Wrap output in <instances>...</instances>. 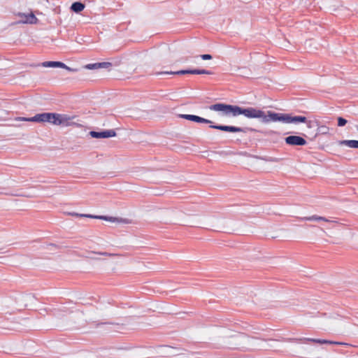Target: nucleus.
Instances as JSON below:
<instances>
[{
	"mask_svg": "<svg viewBox=\"0 0 358 358\" xmlns=\"http://www.w3.org/2000/svg\"><path fill=\"white\" fill-rule=\"evenodd\" d=\"M199 57L203 60H210V59H212V58H213V56L211 55H210V54L201 55H199ZM196 57H199V56H196Z\"/></svg>",
	"mask_w": 358,
	"mask_h": 358,
	"instance_id": "nucleus-25",
	"label": "nucleus"
},
{
	"mask_svg": "<svg viewBox=\"0 0 358 358\" xmlns=\"http://www.w3.org/2000/svg\"><path fill=\"white\" fill-rule=\"evenodd\" d=\"M240 337L245 338V336H242V335H241V336H238V337L233 336L231 338H232L234 341H237Z\"/></svg>",
	"mask_w": 358,
	"mask_h": 358,
	"instance_id": "nucleus-29",
	"label": "nucleus"
},
{
	"mask_svg": "<svg viewBox=\"0 0 358 358\" xmlns=\"http://www.w3.org/2000/svg\"><path fill=\"white\" fill-rule=\"evenodd\" d=\"M337 120L338 127H344L348 122L347 120L343 117H338Z\"/></svg>",
	"mask_w": 358,
	"mask_h": 358,
	"instance_id": "nucleus-23",
	"label": "nucleus"
},
{
	"mask_svg": "<svg viewBox=\"0 0 358 358\" xmlns=\"http://www.w3.org/2000/svg\"><path fill=\"white\" fill-rule=\"evenodd\" d=\"M301 220H306V221H324V222H331L327 218H326L324 217L319 216L317 215H314L309 216V217H304L301 218Z\"/></svg>",
	"mask_w": 358,
	"mask_h": 358,
	"instance_id": "nucleus-18",
	"label": "nucleus"
},
{
	"mask_svg": "<svg viewBox=\"0 0 358 358\" xmlns=\"http://www.w3.org/2000/svg\"><path fill=\"white\" fill-rule=\"evenodd\" d=\"M306 122V117L305 116H292L291 114L288 115L287 123H304Z\"/></svg>",
	"mask_w": 358,
	"mask_h": 358,
	"instance_id": "nucleus-17",
	"label": "nucleus"
},
{
	"mask_svg": "<svg viewBox=\"0 0 358 358\" xmlns=\"http://www.w3.org/2000/svg\"><path fill=\"white\" fill-rule=\"evenodd\" d=\"M90 136L94 138H108L116 136V132L114 129L101 130L99 131H91L89 133Z\"/></svg>",
	"mask_w": 358,
	"mask_h": 358,
	"instance_id": "nucleus-6",
	"label": "nucleus"
},
{
	"mask_svg": "<svg viewBox=\"0 0 358 358\" xmlns=\"http://www.w3.org/2000/svg\"><path fill=\"white\" fill-rule=\"evenodd\" d=\"M210 110L222 112L225 115H231L234 117L241 115L248 118H261L262 122L268 123L273 122H288L289 113H280L273 111H268L266 115L264 111L255 108H242L236 105L227 104L224 103H217L209 106Z\"/></svg>",
	"mask_w": 358,
	"mask_h": 358,
	"instance_id": "nucleus-1",
	"label": "nucleus"
},
{
	"mask_svg": "<svg viewBox=\"0 0 358 358\" xmlns=\"http://www.w3.org/2000/svg\"><path fill=\"white\" fill-rule=\"evenodd\" d=\"M61 116H62V119L63 120V123H60V125L66 127L71 125H76L77 127L82 126L80 124H76V122H73V120L76 117V116H70L66 114H61Z\"/></svg>",
	"mask_w": 358,
	"mask_h": 358,
	"instance_id": "nucleus-13",
	"label": "nucleus"
},
{
	"mask_svg": "<svg viewBox=\"0 0 358 358\" xmlns=\"http://www.w3.org/2000/svg\"><path fill=\"white\" fill-rule=\"evenodd\" d=\"M239 76L244 77V78H249L250 75L251 74L250 71L246 68V67H242L239 68Z\"/></svg>",
	"mask_w": 358,
	"mask_h": 358,
	"instance_id": "nucleus-19",
	"label": "nucleus"
},
{
	"mask_svg": "<svg viewBox=\"0 0 358 358\" xmlns=\"http://www.w3.org/2000/svg\"><path fill=\"white\" fill-rule=\"evenodd\" d=\"M36 66H42L46 68H62L65 69L69 71H76L77 70L75 69H71L67 66L64 63L58 61H47L43 62L41 64H37Z\"/></svg>",
	"mask_w": 358,
	"mask_h": 358,
	"instance_id": "nucleus-9",
	"label": "nucleus"
},
{
	"mask_svg": "<svg viewBox=\"0 0 358 358\" xmlns=\"http://www.w3.org/2000/svg\"><path fill=\"white\" fill-rule=\"evenodd\" d=\"M177 348L171 347L170 345H160L157 348V353L161 357H173L178 355L177 352Z\"/></svg>",
	"mask_w": 358,
	"mask_h": 358,
	"instance_id": "nucleus-8",
	"label": "nucleus"
},
{
	"mask_svg": "<svg viewBox=\"0 0 358 358\" xmlns=\"http://www.w3.org/2000/svg\"><path fill=\"white\" fill-rule=\"evenodd\" d=\"M17 16L22 19L19 21L20 23L36 24L38 23V20L33 13L25 14L23 13H18Z\"/></svg>",
	"mask_w": 358,
	"mask_h": 358,
	"instance_id": "nucleus-10",
	"label": "nucleus"
},
{
	"mask_svg": "<svg viewBox=\"0 0 358 358\" xmlns=\"http://www.w3.org/2000/svg\"><path fill=\"white\" fill-rule=\"evenodd\" d=\"M300 341L302 342H312L314 343H319V344H331V345H346V343H341V342H337V341H332L325 339H318V338H303L299 339Z\"/></svg>",
	"mask_w": 358,
	"mask_h": 358,
	"instance_id": "nucleus-11",
	"label": "nucleus"
},
{
	"mask_svg": "<svg viewBox=\"0 0 358 358\" xmlns=\"http://www.w3.org/2000/svg\"><path fill=\"white\" fill-rule=\"evenodd\" d=\"M157 76L159 75H185V74H195V75H212L213 72L206 69H182L177 71H159L155 73Z\"/></svg>",
	"mask_w": 358,
	"mask_h": 358,
	"instance_id": "nucleus-4",
	"label": "nucleus"
},
{
	"mask_svg": "<svg viewBox=\"0 0 358 358\" xmlns=\"http://www.w3.org/2000/svg\"><path fill=\"white\" fill-rule=\"evenodd\" d=\"M94 219H99V220H103L106 221H109L112 222H122L128 224L129 223V220L127 219H122V218H118L115 217H110V216H106V215H95L94 217Z\"/></svg>",
	"mask_w": 358,
	"mask_h": 358,
	"instance_id": "nucleus-12",
	"label": "nucleus"
},
{
	"mask_svg": "<svg viewBox=\"0 0 358 358\" xmlns=\"http://www.w3.org/2000/svg\"><path fill=\"white\" fill-rule=\"evenodd\" d=\"M98 66H100V68L108 69L112 66V63L108 62H99Z\"/></svg>",
	"mask_w": 358,
	"mask_h": 358,
	"instance_id": "nucleus-24",
	"label": "nucleus"
},
{
	"mask_svg": "<svg viewBox=\"0 0 358 358\" xmlns=\"http://www.w3.org/2000/svg\"><path fill=\"white\" fill-rule=\"evenodd\" d=\"M285 142L290 146H303L307 144V141L303 137L296 135H290L285 137Z\"/></svg>",
	"mask_w": 358,
	"mask_h": 358,
	"instance_id": "nucleus-5",
	"label": "nucleus"
},
{
	"mask_svg": "<svg viewBox=\"0 0 358 358\" xmlns=\"http://www.w3.org/2000/svg\"><path fill=\"white\" fill-rule=\"evenodd\" d=\"M78 217H89V218H93L94 219V217H95V215H91V214H79L78 213Z\"/></svg>",
	"mask_w": 358,
	"mask_h": 358,
	"instance_id": "nucleus-26",
	"label": "nucleus"
},
{
	"mask_svg": "<svg viewBox=\"0 0 358 358\" xmlns=\"http://www.w3.org/2000/svg\"><path fill=\"white\" fill-rule=\"evenodd\" d=\"M31 117H20V120L22 121H27V122H32L30 120Z\"/></svg>",
	"mask_w": 358,
	"mask_h": 358,
	"instance_id": "nucleus-27",
	"label": "nucleus"
},
{
	"mask_svg": "<svg viewBox=\"0 0 358 358\" xmlns=\"http://www.w3.org/2000/svg\"><path fill=\"white\" fill-rule=\"evenodd\" d=\"M238 345H239L238 344L236 343L234 346H230L229 348H233V349H238L240 348Z\"/></svg>",
	"mask_w": 358,
	"mask_h": 358,
	"instance_id": "nucleus-31",
	"label": "nucleus"
},
{
	"mask_svg": "<svg viewBox=\"0 0 358 358\" xmlns=\"http://www.w3.org/2000/svg\"><path fill=\"white\" fill-rule=\"evenodd\" d=\"M339 145H346L352 148H358L357 140H342L338 142Z\"/></svg>",
	"mask_w": 358,
	"mask_h": 358,
	"instance_id": "nucleus-15",
	"label": "nucleus"
},
{
	"mask_svg": "<svg viewBox=\"0 0 358 358\" xmlns=\"http://www.w3.org/2000/svg\"><path fill=\"white\" fill-rule=\"evenodd\" d=\"M317 132L315 133L314 134H310V135L311 136L309 138L313 141L314 139H315V138L320 135V134H327L329 133V127H326V126H319L317 127Z\"/></svg>",
	"mask_w": 358,
	"mask_h": 358,
	"instance_id": "nucleus-14",
	"label": "nucleus"
},
{
	"mask_svg": "<svg viewBox=\"0 0 358 358\" xmlns=\"http://www.w3.org/2000/svg\"><path fill=\"white\" fill-rule=\"evenodd\" d=\"M179 117L180 118L189 120L192 122H197V123H204V124H211L210 125V127L212 129L220 130L225 132H244L246 133L248 131H256V132H261L265 135H268L271 134L275 133L273 131H262L259 130H257L253 128L250 127H238L236 126H229V125H221V124H213V122L210 120L199 117L198 115H189V114H180L179 115Z\"/></svg>",
	"mask_w": 358,
	"mask_h": 358,
	"instance_id": "nucleus-2",
	"label": "nucleus"
},
{
	"mask_svg": "<svg viewBox=\"0 0 358 358\" xmlns=\"http://www.w3.org/2000/svg\"><path fill=\"white\" fill-rule=\"evenodd\" d=\"M256 158L259 159L263 161H265V162H278L280 160L279 158L267 157V156L256 157Z\"/></svg>",
	"mask_w": 358,
	"mask_h": 358,
	"instance_id": "nucleus-20",
	"label": "nucleus"
},
{
	"mask_svg": "<svg viewBox=\"0 0 358 358\" xmlns=\"http://www.w3.org/2000/svg\"><path fill=\"white\" fill-rule=\"evenodd\" d=\"M183 215V212L177 209L169 210L166 212L167 217L166 222L174 224H179V218ZM180 224H181L180 223Z\"/></svg>",
	"mask_w": 358,
	"mask_h": 358,
	"instance_id": "nucleus-7",
	"label": "nucleus"
},
{
	"mask_svg": "<svg viewBox=\"0 0 358 358\" xmlns=\"http://www.w3.org/2000/svg\"><path fill=\"white\" fill-rule=\"evenodd\" d=\"M99 64V62L94 63V64H88L85 66V68L87 69H90V70L100 69V66H98Z\"/></svg>",
	"mask_w": 358,
	"mask_h": 358,
	"instance_id": "nucleus-22",
	"label": "nucleus"
},
{
	"mask_svg": "<svg viewBox=\"0 0 358 358\" xmlns=\"http://www.w3.org/2000/svg\"><path fill=\"white\" fill-rule=\"evenodd\" d=\"M61 114L56 113H38L31 117L30 120L34 122H48L54 125H60L63 123Z\"/></svg>",
	"mask_w": 358,
	"mask_h": 358,
	"instance_id": "nucleus-3",
	"label": "nucleus"
},
{
	"mask_svg": "<svg viewBox=\"0 0 358 358\" xmlns=\"http://www.w3.org/2000/svg\"><path fill=\"white\" fill-rule=\"evenodd\" d=\"M85 7V6L83 3L80 1H75L71 4L70 8L71 11L76 13H80L81 11L84 10Z\"/></svg>",
	"mask_w": 358,
	"mask_h": 358,
	"instance_id": "nucleus-16",
	"label": "nucleus"
},
{
	"mask_svg": "<svg viewBox=\"0 0 358 358\" xmlns=\"http://www.w3.org/2000/svg\"><path fill=\"white\" fill-rule=\"evenodd\" d=\"M69 215H72V216H76V217H78V213H74V212H73V213H69Z\"/></svg>",
	"mask_w": 358,
	"mask_h": 358,
	"instance_id": "nucleus-30",
	"label": "nucleus"
},
{
	"mask_svg": "<svg viewBox=\"0 0 358 358\" xmlns=\"http://www.w3.org/2000/svg\"><path fill=\"white\" fill-rule=\"evenodd\" d=\"M305 123L306 124L307 127L310 128V129L317 127L319 125V122L317 120H306V122H305Z\"/></svg>",
	"mask_w": 358,
	"mask_h": 358,
	"instance_id": "nucleus-21",
	"label": "nucleus"
},
{
	"mask_svg": "<svg viewBox=\"0 0 358 358\" xmlns=\"http://www.w3.org/2000/svg\"><path fill=\"white\" fill-rule=\"evenodd\" d=\"M101 255H104V256H108V257H110V256H113L114 255L113 254H111V253H108V252H101L100 253Z\"/></svg>",
	"mask_w": 358,
	"mask_h": 358,
	"instance_id": "nucleus-28",
	"label": "nucleus"
}]
</instances>
